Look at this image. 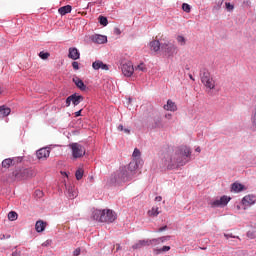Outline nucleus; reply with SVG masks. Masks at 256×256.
<instances>
[{
    "label": "nucleus",
    "mask_w": 256,
    "mask_h": 256,
    "mask_svg": "<svg viewBox=\"0 0 256 256\" xmlns=\"http://www.w3.org/2000/svg\"><path fill=\"white\" fill-rule=\"evenodd\" d=\"M192 151L188 146H179L164 154L162 163L166 169L173 170L185 167L191 161Z\"/></svg>",
    "instance_id": "nucleus-1"
},
{
    "label": "nucleus",
    "mask_w": 256,
    "mask_h": 256,
    "mask_svg": "<svg viewBox=\"0 0 256 256\" xmlns=\"http://www.w3.org/2000/svg\"><path fill=\"white\" fill-rule=\"evenodd\" d=\"M140 164L141 162L132 160L128 166L121 167L115 175L116 183H126V181L133 179V175H135V171L139 169Z\"/></svg>",
    "instance_id": "nucleus-2"
},
{
    "label": "nucleus",
    "mask_w": 256,
    "mask_h": 256,
    "mask_svg": "<svg viewBox=\"0 0 256 256\" xmlns=\"http://www.w3.org/2000/svg\"><path fill=\"white\" fill-rule=\"evenodd\" d=\"M179 48L171 41H166L161 46V53L166 59H173L174 55H177Z\"/></svg>",
    "instance_id": "nucleus-3"
},
{
    "label": "nucleus",
    "mask_w": 256,
    "mask_h": 256,
    "mask_svg": "<svg viewBox=\"0 0 256 256\" xmlns=\"http://www.w3.org/2000/svg\"><path fill=\"white\" fill-rule=\"evenodd\" d=\"M200 79L207 89H215V80L213 79V77H211V73H209L207 70L204 69L200 73Z\"/></svg>",
    "instance_id": "nucleus-4"
},
{
    "label": "nucleus",
    "mask_w": 256,
    "mask_h": 256,
    "mask_svg": "<svg viewBox=\"0 0 256 256\" xmlns=\"http://www.w3.org/2000/svg\"><path fill=\"white\" fill-rule=\"evenodd\" d=\"M69 149L72 151L73 159H81L85 155V147L79 143H70L68 145Z\"/></svg>",
    "instance_id": "nucleus-5"
},
{
    "label": "nucleus",
    "mask_w": 256,
    "mask_h": 256,
    "mask_svg": "<svg viewBox=\"0 0 256 256\" xmlns=\"http://www.w3.org/2000/svg\"><path fill=\"white\" fill-rule=\"evenodd\" d=\"M16 179H30V177H35V171L31 168L21 169L15 173Z\"/></svg>",
    "instance_id": "nucleus-6"
},
{
    "label": "nucleus",
    "mask_w": 256,
    "mask_h": 256,
    "mask_svg": "<svg viewBox=\"0 0 256 256\" xmlns=\"http://www.w3.org/2000/svg\"><path fill=\"white\" fill-rule=\"evenodd\" d=\"M231 201V197L228 196H222L220 198H216L214 200H211L209 202L210 207H225Z\"/></svg>",
    "instance_id": "nucleus-7"
},
{
    "label": "nucleus",
    "mask_w": 256,
    "mask_h": 256,
    "mask_svg": "<svg viewBox=\"0 0 256 256\" xmlns=\"http://www.w3.org/2000/svg\"><path fill=\"white\" fill-rule=\"evenodd\" d=\"M121 71H122V75H124V77H132L133 73H135V67H133V63L126 62V63L122 64Z\"/></svg>",
    "instance_id": "nucleus-8"
},
{
    "label": "nucleus",
    "mask_w": 256,
    "mask_h": 256,
    "mask_svg": "<svg viewBox=\"0 0 256 256\" xmlns=\"http://www.w3.org/2000/svg\"><path fill=\"white\" fill-rule=\"evenodd\" d=\"M117 219V213L113 210H104V216L102 217V223H113Z\"/></svg>",
    "instance_id": "nucleus-9"
},
{
    "label": "nucleus",
    "mask_w": 256,
    "mask_h": 256,
    "mask_svg": "<svg viewBox=\"0 0 256 256\" xmlns=\"http://www.w3.org/2000/svg\"><path fill=\"white\" fill-rule=\"evenodd\" d=\"M163 39L157 36L156 40L150 42V49L154 51V53H159L161 51V47H163Z\"/></svg>",
    "instance_id": "nucleus-10"
},
{
    "label": "nucleus",
    "mask_w": 256,
    "mask_h": 256,
    "mask_svg": "<svg viewBox=\"0 0 256 256\" xmlns=\"http://www.w3.org/2000/svg\"><path fill=\"white\" fill-rule=\"evenodd\" d=\"M256 198L255 195H246L243 197L241 204L243 205L244 209H247V207H251V205H255Z\"/></svg>",
    "instance_id": "nucleus-11"
},
{
    "label": "nucleus",
    "mask_w": 256,
    "mask_h": 256,
    "mask_svg": "<svg viewBox=\"0 0 256 256\" xmlns=\"http://www.w3.org/2000/svg\"><path fill=\"white\" fill-rule=\"evenodd\" d=\"M169 239H171V236H162L159 238L148 239V241L151 247H157V245H161V243H167Z\"/></svg>",
    "instance_id": "nucleus-12"
},
{
    "label": "nucleus",
    "mask_w": 256,
    "mask_h": 256,
    "mask_svg": "<svg viewBox=\"0 0 256 256\" xmlns=\"http://www.w3.org/2000/svg\"><path fill=\"white\" fill-rule=\"evenodd\" d=\"M49 155H51V150H49V147L41 148L36 152L37 159L39 160H45L49 157Z\"/></svg>",
    "instance_id": "nucleus-13"
},
{
    "label": "nucleus",
    "mask_w": 256,
    "mask_h": 256,
    "mask_svg": "<svg viewBox=\"0 0 256 256\" xmlns=\"http://www.w3.org/2000/svg\"><path fill=\"white\" fill-rule=\"evenodd\" d=\"M92 68L95 71H99V69H101L102 71H109V65L103 63V61L101 60H96L95 62H93Z\"/></svg>",
    "instance_id": "nucleus-14"
},
{
    "label": "nucleus",
    "mask_w": 256,
    "mask_h": 256,
    "mask_svg": "<svg viewBox=\"0 0 256 256\" xmlns=\"http://www.w3.org/2000/svg\"><path fill=\"white\" fill-rule=\"evenodd\" d=\"M19 161H21V158H7L2 161V167H4V169H9L10 165H15V163H19Z\"/></svg>",
    "instance_id": "nucleus-15"
},
{
    "label": "nucleus",
    "mask_w": 256,
    "mask_h": 256,
    "mask_svg": "<svg viewBox=\"0 0 256 256\" xmlns=\"http://www.w3.org/2000/svg\"><path fill=\"white\" fill-rule=\"evenodd\" d=\"M93 43H98L99 45H103V43H107V36L101 34H95L92 36Z\"/></svg>",
    "instance_id": "nucleus-16"
},
{
    "label": "nucleus",
    "mask_w": 256,
    "mask_h": 256,
    "mask_svg": "<svg viewBox=\"0 0 256 256\" xmlns=\"http://www.w3.org/2000/svg\"><path fill=\"white\" fill-rule=\"evenodd\" d=\"M104 213V210H94L92 212V219H94V221H100V223H103Z\"/></svg>",
    "instance_id": "nucleus-17"
},
{
    "label": "nucleus",
    "mask_w": 256,
    "mask_h": 256,
    "mask_svg": "<svg viewBox=\"0 0 256 256\" xmlns=\"http://www.w3.org/2000/svg\"><path fill=\"white\" fill-rule=\"evenodd\" d=\"M65 187H66V191L68 193L69 199H75V197H77L78 195L77 190H75V186L65 184Z\"/></svg>",
    "instance_id": "nucleus-18"
},
{
    "label": "nucleus",
    "mask_w": 256,
    "mask_h": 256,
    "mask_svg": "<svg viewBox=\"0 0 256 256\" xmlns=\"http://www.w3.org/2000/svg\"><path fill=\"white\" fill-rule=\"evenodd\" d=\"M69 59H73V61H77L81 57V53H79V50L77 48H69Z\"/></svg>",
    "instance_id": "nucleus-19"
},
{
    "label": "nucleus",
    "mask_w": 256,
    "mask_h": 256,
    "mask_svg": "<svg viewBox=\"0 0 256 256\" xmlns=\"http://www.w3.org/2000/svg\"><path fill=\"white\" fill-rule=\"evenodd\" d=\"M73 83H75L76 87L81 91H85L87 89V86H85V83L79 77H74Z\"/></svg>",
    "instance_id": "nucleus-20"
},
{
    "label": "nucleus",
    "mask_w": 256,
    "mask_h": 256,
    "mask_svg": "<svg viewBox=\"0 0 256 256\" xmlns=\"http://www.w3.org/2000/svg\"><path fill=\"white\" fill-rule=\"evenodd\" d=\"M149 239L140 240L132 246L133 249H141V247H149Z\"/></svg>",
    "instance_id": "nucleus-21"
},
{
    "label": "nucleus",
    "mask_w": 256,
    "mask_h": 256,
    "mask_svg": "<svg viewBox=\"0 0 256 256\" xmlns=\"http://www.w3.org/2000/svg\"><path fill=\"white\" fill-rule=\"evenodd\" d=\"M164 109H165V111H176L177 105L172 100H168L167 104L164 105Z\"/></svg>",
    "instance_id": "nucleus-22"
},
{
    "label": "nucleus",
    "mask_w": 256,
    "mask_h": 256,
    "mask_svg": "<svg viewBox=\"0 0 256 256\" xmlns=\"http://www.w3.org/2000/svg\"><path fill=\"white\" fill-rule=\"evenodd\" d=\"M0 115L2 117H8V115H11V108L5 105L0 106Z\"/></svg>",
    "instance_id": "nucleus-23"
},
{
    "label": "nucleus",
    "mask_w": 256,
    "mask_h": 256,
    "mask_svg": "<svg viewBox=\"0 0 256 256\" xmlns=\"http://www.w3.org/2000/svg\"><path fill=\"white\" fill-rule=\"evenodd\" d=\"M245 189V186H243V184L241 183H233L232 184V191H234V193H241V191H243Z\"/></svg>",
    "instance_id": "nucleus-24"
},
{
    "label": "nucleus",
    "mask_w": 256,
    "mask_h": 256,
    "mask_svg": "<svg viewBox=\"0 0 256 256\" xmlns=\"http://www.w3.org/2000/svg\"><path fill=\"white\" fill-rule=\"evenodd\" d=\"M147 71V67L144 63H140L134 67V73H145Z\"/></svg>",
    "instance_id": "nucleus-25"
},
{
    "label": "nucleus",
    "mask_w": 256,
    "mask_h": 256,
    "mask_svg": "<svg viewBox=\"0 0 256 256\" xmlns=\"http://www.w3.org/2000/svg\"><path fill=\"white\" fill-rule=\"evenodd\" d=\"M35 229L37 233H43L45 231V222L44 221H37L35 225Z\"/></svg>",
    "instance_id": "nucleus-26"
},
{
    "label": "nucleus",
    "mask_w": 256,
    "mask_h": 256,
    "mask_svg": "<svg viewBox=\"0 0 256 256\" xmlns=\"http://www.w3.org/2000/svg\"><path fill=\"white\" fill-rule=\"evenodd\" d=\"M133 160L137 161L138 163H141V151L137 148L134 149V152L132 154Z\"/></svg>",
    "instance_id": "nucleus-27"
},
{
    "label": "nucleus",
    "mask_w": 256,
    "mask_h": 256,
    "mask_svg": "<svg viewBox=\"0 0 256 256\" xmlns=\"http://www.w3.org/2000/svg\"><path fill=\"white\" fill-rule=\"evenodd\" d=\"M167 251H171L170 246H163L162 248H154L155 255H160V253H167Z\"/></svg>",
    "instance_id": "nucleus-28"
},
{
    "label": "nucleus",
    "mask_w": 256,
    "mask_h": 256,
    "mask_svg": "<svg viewBox=\"0 0 256 256\" xmlns=\"http://www.w3.org/2000/svg\"><path fill=\"white\" fill-rule=\"evenodd\" d=\"M71 97H73L72 103L75 106L79 105V103H81V101H83V96H81V95L77 96V95L73 94V95H71Z\"/></svg>",
    "instance_id": "nucleus-29"
},
{
    "label": "nucleus",
    "mask_w": 256,
    "mask_h": 256,
    "mask_svg": "<svg viewBox=\"0 0 256 256\" xmlns=\"http://www.w3.org/2000/svg\"><path fill=\"white\" fill-rule=\"evenodd\" d=\"M58 12L60 15H67V13H71V6L66 5L61 8H59Z\"/></svg>",
    "instance_id": "nucleus-30"
},
{
    "label": "nucleus",
    "mask_w": 256,
    "mask_h": 256,
    "mask_svg": "<svg viewBox=\"0 0 256 256\" xmlns=\"http://www.w3.org/2000/svg\"><path fill=\"white\" fill-rule=\"evenodd\" d=\"M176 39H177V42L179 43V45H181V46L187 44V38H185L183 35H178Z\"/></svg>",
    "instance_id": "nucleus-31"
},
{
    "label": "nucleus",
    "mask_w": 256,
    "mask_h": 256,
    "mask_svg": "<svg viewBox=\"0 0 256 256\" xmlns=\"http://www.w3.org/2000/svg\"><path fill=\"white\" fill-rule=\"evenodd\" d=\"M159 208L157 207H153L149 212H148V215L150 217H157V215H159Z\"/></svg>",
    "instance_id": "nucleus-32"
},
{
    "label": "nucleus",
    "mask_w": 256,
    "mask_h": 256,
    "mask_svg": "<svg viewBox=\"0 0 256 256\" xmlns=\"http://www.w3.org/2000/svg\"><path fill=\"white\" fill-rule=\"evenodd\" d=\"M17 217H18V215H17V212H15V211H11L8 213L9 221H17Z\"/></svg>",
    "instance_id": "nucleus-33"
},
{
    "label": "nucleus",
    "mask_w": 256,
    "mask_h": 256,
    "mask_svg": "<svg viewBox=\"0 0 256 256\" xmlns=\"http://www.w3.org/2000/svg\"><path fill=\"white\" fill-rule=\"evenodd\" d=\"M98 19H99L100 25H103L104 27H107V25L109 23V21L107 20V17L100 16Z\"/></svg>",
    "instance_id": "nucleus-34"
},
{
    "label": "nucleus",
    "mask_w": 256,
    "mask_h": 256,
    "mask_svg": "<svg viewBox=\"0 0 256 256\" xmlns=\"http://www.w3.org/2000/svg\"><path fill=\"white\" fill-rule=\"evenodd\" d=\"M77 181H80V179H83V169L79 168L75 173Z\"/></svg>",
    "instance_id": "nucleus-35"
},
{
    "label": "nucleus",
    "mask_w": 256,
    "mask_h": 256,
    "mask_svg": "<svg viewBox=\"0 0 256 256\" xmlns=\"http://www.w3.org/2000/svg\"><path fill=\"white\" fill-rule=\"evenodd\" d=\"M182 10L185 11V13H191V5H189L187 3H183Z\"/></svg>",
    "instance_id": "nucleus-36"
},
{
    "label": "nucleus",
    "mask_w": 256,
    "mask_h": 256,
    "mask_svg": "<svg viewBox=\"0 0 256 256\" xmlns=\"http://www.w3.org/2000/svg\"><path fill=\"white\" fill-rule=\"evenodd\" d=\"M50 55H51V54H49V52H43V51H41V52L39 53L40 59H43L44 61H45V59H49Z\"/></svg>",
    "instance_id": "nucleus-37"
},
{
    "label": "nucleus",
    "mask_w": 256,
    "mask_h": 256,
    "mask_svg": "<svg viewBox=\"0 0 256 256\" xmlns=\"http://www.w3.org/2000/svg\"><path fill=\"white\" fill-rule=\"evenodd\" d=\"M71 103H73V96H69L66 99V107H69L71 105Z\"/></svg>",
    "instance_id": "nucleus-38"
},
{
    "label": "nucleus",
    "mask_w": 256,
    "mask_h": 256,
    "mask_svg": "<svg viewBox=\"0 0 256 256\" xmlns=\"http://www.w3.org/2000/svg\"><path fill=\"white\" fill-rule=\"evenodd\" d=\"M226 9H228V11H233V9H234L233 4L226 2Z\"/></svg>",
    "instance_id": "nucleus-39"
},
{
    "label": "nucleus",
    "mask_w": 256,
    "mask_h": 256,
    "mask_svg": "<svg viewBox=\"0 0 256 256\" xmlns=\"http://www.w3.org/2000/svg\"><path fill=\"white\" fill-rule=\"evenodd\" d=\"M224 237L226 239H237V236H233V234H227V233L224 234Z\"/></svg>",
    "instance_id": "nucleus-40"
},
{
    "label": "nucleus",
    "mask_w": 256,
    "mask_h": 256,
    "mask_svg": "<svg viewBox=\"0 0 256 256\" xmlns=\"http://www.w3.org/2000/svg\"><path fill=\"white\" fill-rule=\"evenodd\" d=\"M81 255V248H76L74 251H73V256H79Z\"/></svg>",
    "instance_id": "nucleus-41"
},
{
    "label": "nucleus",
    "mask_w": 256,
    "mask_h": 256,
    "mask_svg": "<svg viewBox=\"0 0 256 256\" xmlns=\"http://www.w3.org/2000/svg\"><path fill=\"white\" fill-rule=\"evenodd\" d=\"M72 67H73V69H75V71H78V69H79V62L74 61L72 63Z\"/></svg>",
    "instance_id": "nucleus-42"
},
{
    "label": "nucleus",
    "mask_w": 256,
    "mask_h": 256,
    "mask_svg": "<svg viewBox=\"0 0 256 256\" xmlns=\"http://www.w3.org/2000/svg\"><path fill=\"white\" fill-rule=\"evenodd\" d=\"M12 256H21V251H18V250L13 251Z\"/></svg>",
    "instance_id": "nucleus-43"
},
{
    "label": "nucleus",
    "mask_w": 256,
    "mask_h": 256,
    "mask_svg": "<svg viewBox=\"0 0 256 256\" xmlns=\"http://www.w3.org/2000/svg\"><path fill=\"white\" fill-rule=\"evenodd\" d=\"M167 230V226H164V227H161L158 229V233H163V231H166Z\"/></svg>",
    "instance_id": "nucleus-44"
},
{
    "label": "nucleus",
    "mask_w": 256,
    "mask_h": 256,
    "mask_svg": "<svg viewBox=\"0 0 256 256\" xmlns=\"http://www.w3.org/2000/svg\"><path fill=\"white\" fill-rule=\"evenodd\" d=\"M37 197H43V192L41 190H36Z\"/></svg>",
    "instance_id": "nucleus-45"
},
{
    "label": "nucleus",
    "mask_w": 256,
    "mask_h": 256,
    "mask_svg": "<svg viewBox=\"0 0 256 256\" xmlns=\"http://www.w3.org/2000/svg\"><path fill=\"white\" fill-rule=\"evenodd\" d=\"M114 33H123V30L121 28H115Z\"/></svg>",
    "instance_id": "nucleus-46"
},
{
    "label": "nucleus",
    "mask_w": 256,
    "mask_h": 256,
    "mask_svg": "<svg viewBox=\"0 0 256 256\" xmlns=\"http://www.w3.org/2000/svg\"><path fill=\"white\" fill-rule=\"evenodd\" d=\"M122 131L126 133V135H129V133H131V130H129L128 128H124Z\"/></svg>",
    "instance_id": "nucleus-47"
},
{
    "label": "nucleus",
    "mask_w": 256,
    "mask_h": 256,
    "mask_svg": "<svg viewBox=\"0 0 256 256\" xmlns=\"http://www.w3.org/2000/svg\"><path fill=\"white\" fill-rule=\"evenodd\" d=\"M172 117H173V115L171 113L165 114V118L166 119H171Z\"/></svg>",
    "instance_id": "nucleus-48"
},
{
    "label": "nucleus",
    "mask_w": 256,
    "mask_h": 256,
    "mask_svg": "<svg viewBox=\"0 0 256 256\" xmlns=\"http://www.w3.org/2000/svg\"><path fill=\"white\" fill-rule=\"evenodd\" d=\"M81 111L82 110H79V111L75 112V117H81Z\"/></svg>",
    "instance_id": "nucleus-49"
},
{
    "label": "nucleus",
    "mask_w": 256,
    "mask_h": 256,
    "mask_svg": "<svg viewBox=\"0 0 256 256\" xmlns=\"http://www.w3.org/2000/svg\"><path fill=\"white\" fill-rule=\"evenodd\" d=\"M117 129H118V131H123V129H124L123 125L122 124L118 125Z\"/></svg>",
    "instance_id": "nucleus-50"
},
{
    "label": "nucleus",
    "mask_w": 256,
    "mask_h": 256,
    "mask_svg": "<svg viewBox=\"0 0 256 256\" xmlns=\"http://www.w3.org/2000/svg\"><path fill=\"white\" fill-rule=\"evenodd\" d=\"M155 201H163V198L161 197V196H157L156 198H155Z\"/></svg>",
    "instance_id": "nucleus-51"
},
{
    "label": "nucleus",
    "mask_w": 256,
    "mask_h": 256,
    "mask_svg": "<svg viewBox=\"0 0 256 256\" xmlns=\"http://www.w3.org/2000/svg\"><path fill=\"white\" fill-rule=\"evenodd\" d=\"M195 151H196V153H201V147H197V148L195 149Z\"/></svg>",
    "instance_id": "nucleus-52"
},
{
    "label": "nucleus",
    "mask_w": 256,
    "mask_h": 256,
    "mask_svg": "<svg viewBox=\"0 0 256 256\" xmlns=\"http://www.w3.org/2000/svg\"><path fill=\"white\" fill-rule=\"evenodd\" d=\"M5 239V234H0V240L3 241Z\"/></svg>",
    "instance_id": "nucleus-53"
},
{
    "label": "nucleus",
    "mask_w": 256,
    "mask_h": 256,
    "mask_svg": "<svg viewBox=\"0 0 256 256\" xmlns=\"http://www.w3.org/2000/svg\"><path fill=\"white\" fill-rule=\"evenodd\" d=\"M189 78L192 80V81H195V79L193 78V75H189Z\"/></svg>",
    "instance_id": "nucleus-54"
},
{
    "label": "nucleus",
    "mask_w": 256,
    "mask_h": 256,
    "mask_svg": "<svg viewBox=\"0 0 256 256\" xmlns=\"http://www.w3.org/2000/svg\"><path fill=\"white\" fill-rule=\"evenodd\" d=\"M236 209H238V211L241 209V206L240 205H237L236 206Z\"/></svg>",
    "instance_id": "nucleus-55"
}]
</instances>
